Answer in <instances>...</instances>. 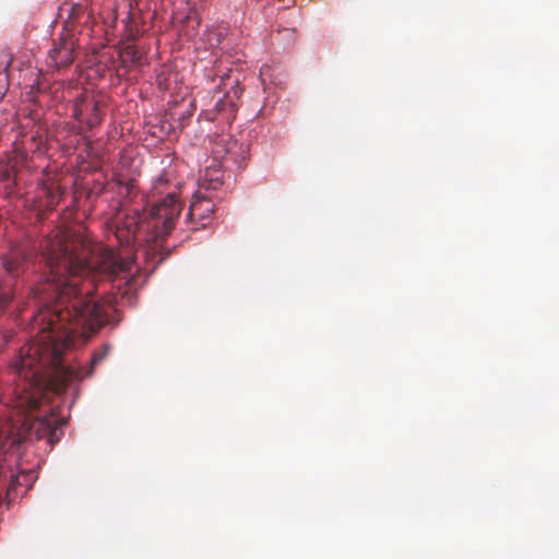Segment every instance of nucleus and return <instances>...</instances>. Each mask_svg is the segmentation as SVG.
Instances as JSON below:
<instances>
[{"instance_id": "obj_1", "label": "nucleus", "mask_w": 559, "mask_h": 559, "mask_svg": "<svg viewBox=\"0 0 559 559\" xmlns=\"http://www.w3.org/2000/svg\"><path fill=\"white\" fill-rule=\"evenodd\" d=\"M180 212L181 203L175 192H169L152 206L150 215L156 221L155 227L162 228L160 234L167 235L175 227Z\"/></svg>"}, {"instance_id": "obj_2", "label": "nucleus", "mask_w": 559, "mask_h": 559, "mask_svg": "<svg viewBox=\"0 0 559 559\" xmlns=\"http://www.w3.org/2000/svg\"><path fill=\"white\" fill-rule=\"evenodd\" d=\"M28 257L24 247H13L2 257L1 265L10 276L17 277L25 271Z\"/></svg>"}, {"instance_id": "obj_3", "label": "nucleus", "mask_w": 559, "mask_h": 559, "mask_svg": "<svg viewBox=\"0 0 559 559\" xmlns=\"http://www.w3.org/2000/svg\"><path fill=\"white\" fill-rule=\"evenodd\" d=\"M73 52L74 40L72 38L61 37L49 51V57L57 68H66L73 62Z\"/></svg>"}, {"instance_id": "obj_4", "label": "nucleus", "mask_w": 559, "mask_h": 559, "mask_svg": "<svg viewBox=\"0 0 559 559\" xmlns=\"http://www.w3.org/2000/svg\"><path fill=\"white\" fill-rule=\"evenodd\" d=\"M214 204L207 198L195 197L191 202L188 217L190 221H197L201 226H206L213 214Z\"/></svg>"}, {"instance_id": "obj_5", "label": "nucleus", "mask_w": 559, "mask_h": 559, "mask_svg": "<svg viewBox=\"0 0 559 559\" xmlns=\"http://www.w3.org/2000/svg\"><path fill=\"white\" fill-rule=\"evenodd\" d=\"M215 110L222 116V120L228 122L235 118L237 104L228 93L222 99L217 100L215 104Z\"/></svg>"}, {"instance_id": "obj_6", "label": "nucleus", "mask_w": 559, "mask_h": 559, "mask_svg": "<svg viewBox=\"0 0 559 559\" xmlns=\"http://www.w3.org/2000/svg\"><path fill=\"white\" fill-rule=\"evenodd\" d=\"M120 59L124 67L140 66L142 56L134 45H127L120 50Z\"/></svg>"}, {"instance_id": "obj_7", "label": "nucleus", "mask_w": 559, "mask_h": 559, "mask_svg": "<svg viewBox=\"0 0 559 559\" xmlns=\"http://www.w3.org/2000/svg\"><path fill=\"white\" fill-rule=\"evenodd\" d=\"M141 222L142 214L139 210H134L132 215L127 216L124 228L127 230L128 236H135Z\"/></svg>"}, {"instance_id": "obj_8", "label": "nucleus", "mask_w": 559, "mask_h": 559, "mask_svg": "<svg viewBox=\"0 0 559 559\" xmlns=\"http://www.w3.org/2000/svg\"><path fill=\"white\" fill-rule=\"evenodd\" d=\"M62 194H63V191L60 189V187H55V188L48 189L46 205L49 209H53L59 203Z\"/></svg>"}, {"instance_id": "obj_9", "label": "nucleus", "mask_w": 559, "mask_h": 559, "mask_svg": "<svg viewBox=\"0 0 559 559\" xmlns=\"http://www.w3.org/2000/svg\"><path fill=\"white\" fill-rule=\"evenodd\" d=\"M12 298L11 292L0 284V316L5 312Z\"/></svg>"}, {"instance_id": "obj_10", "label": "nucleus", "mask_w": 559, "mask_h": 559, "mask_svg": "<svg viewBox=\"0 0 559 559\" xmlns=\"http://www.w3.org/2000/svg\"><path fill=\"white\" fill-rule=\"evenodd\" d=\"M11 66V59H9L4 66V69H3V72H0V98H2L7 91H8V86H9V81H8V69L10 68Z\"/></svg>"}, {"instance_id": "obj_11", "label": "nucleus", "mask_w": 559, "mask_h": 559, "mask_svg": "<svg viewBox=\"0 0 559 559\" xmlns=\"http://www.w3.org/2000/svg\"><path fill=\"white\" fill-rule=\"evenodd\" d=\"M92 112H93V115H92V117L87 121V124H88L90 128H93V127H95V126L100 123V117H99L98 105L97 104H94L92 106Z\"/></svg>"}, {"instance_id": "obj_12", "label": "nucleus", "mask_w": 559, "mask_h": 559, "mask_svg": "<svg viewBox=\"0 0 559 559\" xmlns=\"http://www.w3.org/2000/svg\"><path fill=\"white\" fill-rule=\"evenodd\" d=\"M168 183V178L165 177L164 175H160L154 182V187H153V190L156 192V193H162V189L164 187H166Z\"/></svg>"}, {"instance_id": "obj_13", "label": "nucleus", "mask_w": 559, "mask_h": 559, "mask_svg": "<svg viewBox=\"0 0 559 559\" xmlns=\"http://www.w3.org/2000/svg\"><path fill=\"white\" fill-rule=\"evenodd\" d=\"M122 189L126 190V197H131L135 189V181L133 179L128 180L126 183L120 182Z\"/></svg>"}, {"instance_id": "obj_14", "label": "nucleus", "mask_w": 559, "mask_h": 559, "mask_svg": "<svg viewBox=\"0 0 559 559\" xmlns=\"http://www.w3.org/2000/svg\"><path fill=\"white\" fill-rule=\"evenodd\" d=\"M85 8L81 4H75L71 9V13L69 15L70 19L75 20L78 19L82 13H84Z\"/></svg>"}, {"instance_id": "obj_15", "label": "nucleus", "mask_w": 559, "mask_h": 559, "mask_svg": "<svg viewBox=\"0 0 559 559\" xmlns=\"http://www.w3.org/2000/svg\"><path fill=\"white\" fill-rule=\"evenodd\" d=\"M222 185V181L218 176L211 177L209 185L205 186L206 189H217Z\"/></svg>"}, {"instance_id": "obj_16", "label": "nucleus", "mask_w": 559, "mask_h": 559, "mask_svg": "<svg viewBox=\"0 0 559 559\" xmlns=\"http://www.w3.org/2000/svg\"><path fill=\"white\" fill-rule=\"evenodd\" d=\"M210 176V173L209 170H206L205 175H204V180H207V177Z\"/></svg>"}, {"instance_id": "obj_17", "label": "nucleus", "mask_w": 559, "mask_h": 559, "mask_svg": "<svg viewBox=\"0 0 559 559\" xmlns=\"http://www.w3.org/2000/svg\"><path fill=\"white\" fill-rule=\"evenodd\" d=\"M227 155H229V156H231V155H233V153H231V151H230V150H228V151H227Z\"/></svg>"}, {"instance_id": "obj_18", "label": "nucleus", "mask_w": 559, "mask_h": 559, "mask_svg": "<svg viewBox=\"0 0 559 559\" xmlns=\"http://www.w3.org/2000/svg\"><path fill=\"white\" fill-rule=\"evenodd\" d=\"M234 96L238 98L237 91L234 92Z\"/></svg>"}]
</instances>
